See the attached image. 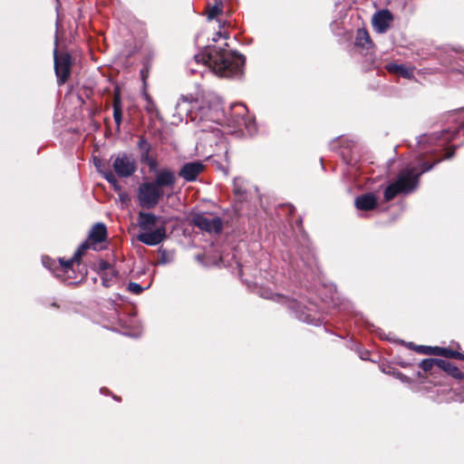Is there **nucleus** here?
Instances as JSON below:
<instances>
[{
	"label": "nucleus",
	"mask_w": 464,
	"mask_h": 464,
	"mask_svg": "<svg viewBox=\"0 0 464 464\" xmlns=\"http://www.w3.org/2000/svg\"><path fill=\"white\" fill-rule=\"evenodd\" d=\"M392 21V14L388 10H382L377 12L372 16V26L379 34H383L390 27Z\"/></svg>",
	"instance_id": "nucleus-10"
},
{
	"label": "nucleus",
	"mask_w": 464,
	"mask_h": 464,
	"mask_svg": "<svg viewBox=\"0 0 464 464\" xmlns=\"http://www.w3.org/2000/svg\"><path fill=\"white\" fill-rule=\"evenodd\" d=\"M163 196V189L158 188L152 181L143 182L138 188L139 203L144 208H155Z\"/></svg>",
	"instance_id": "nucleus-6"
},
{
	"label": "nucleus",
	"mask_w": 464,
	"mask_h": 464,
	"mask_svg": "<svg viewBox=\"0 0 464 464\" xmlns=\"http://www.w3.org/2000/svg\"><path fill=\"white\" fill-rule=\"evenodd\" d=\"M102 174L107 181H109L111 184L116 187L118 181L115 175L111 171H105Z\"/></svg>",
	"instance_id": "nucleus-28"
},
{
	"label": "nucleus",
	"mask_w": 464,
	"mask_h": 464,
	"mask_svg": "<svg viewBox=\"0 0 464 464\" xmlns=\"http://www.w3.org/2000/svg\"><path fill=\"white\" fill-rule=\"evenodd\" d=\"M138 225L142 232L137 236V239L147 246H157L166 237V221L160 217L140 211Z\"/></svg>",
	"instance_id": "nucleus-2"
},
{
	"label": "nucleus",
	"mask_w": 464,
	"mask_h": 464,
	"mask_svg": "<svg viewBox=\"0 0 464 464\" xmlns=\"http://www.w3.org/2000/svg\"><path fill=\"white\" fill-rule=\"evenodd\" d=\"M410 346L412 347L416 352L423 354H448L449 351L444 348L440 347H431V346H424V345H413L410 343Z\"/></svg>",
	"instance_id": "nucleus-15"
},
{
	"label": "nucleus",
	"mask_w": 464,
	"mask_h": 464,
	"mask_svg": "<svg viewBox=\"0 0 464 464\" xmlns=\"http://www.w3.org/2000/svg\"><path fill=\"white\" fill-rule=\"evenodd\" d=\"M141 160L143 162L147 163V165L150 168V170L154 172V174L156 173L157 170H159L157 169V167H158L157 160L154 158L150 157V154L147 156H141Z\"/></svg>",
	"instance_id": "nucleus-23"
},
{
	"label": "nucleus",
	"mask_w": 464,
	"mask_h": 464,
	"mask_svg": "<svg viewBox=\"0 0 464 464\" xmlns=\"http://www.w3.org/2000/svg\"><path fill=\"white\" fill-rule=\"evenodd\" d=\"M138 146L141 151V156L149 155L150 145L145 139H140L139 140Z\"/></svg>",
	"instance_id": "nucleus-24"
},
{
	"label": "nucleus",
	"mask_w": 464,
	"mask_h": 464,
	"mask_svg": "<svg viewBox=\"0 0 464 464\" xmlns=\"http://www.w3.org/2000/svg\"><path fill=\"white\" fill-rule=\"evenodd\" d=\"M115 173L121 178H129L136 171L135 160L126 153L118 154L112 162Z\"/></svg>",
	"instance_id": "nucleus-8"
},
{
	"label": "nucleus",
	"mask_w": 464,
	"mask_h": 464,
	"mask_svg": "<svg viewBox=\"0 0 464 464\" xmlns=\"http://www.w3.org/2000/svg\"><path fill=\"white\" fill-rule=\"evenodd\" d=\"M354 204L360 210H372L377 206V198L373 193H366L357 197Z\"/></svg>",
	"instance_id": "nucleus-13"
},
{
	"label": "nucleus",
	"mask_w": 464,
	"mask_h": 464,
	"mask_svg": "<svg viewBox=\"0 0 464 464\" xmlns=\"http://www.w3.org/2000/svg\"><path fill=\"white\" fill-rule=\"evenodd\" d=\"M244 58L231 50L221 47H208L204 52L194 56L193 63L202 66H207L210 72L218 77H235L243 72ZM191 73H196L198 70L192 67V62L189 63Z\"/></svg>",
	"instance_id": "nucleus-1"
},
{
	"label": "nucleus",
	"mask_w": 464,
	"mask_h": 464,
	"mask_svg": "<svg viewBox=\"0 0 464 464\" xmlns=\"http://www.w3.org/2000/svg\"><path fill=\"white\" fill-rule=\"evenodd\" d=\"M370 44L371 39L368 32L364 29H358L356 33V44L366 47Z\"/></svg>",
	"instance_id": "nucleus-20"
},
{
	"label": "nucleus",
	"mask_w": 464,
	"mask_h": 464,
	"mask_svg": "<svg viewBox=\"0 0 464 464\" xmlns=\"http://www.w3.org/2000/svg\"><path fill=\"white\" fill-rule=\"evenodd\" d=\"M128 290L135 295H139L143 291V288L137 283H130L128 285Z\"/></svg>",
	"instance_id": "nucleus-27"
},
{
	"label": "nucleus",
	"mask_w": 464,
	"mask_h": 464,
	"mask_svg": "<svg viewBox=\"0 0 464 464\" xmlns=\"http://www.w3.org/2000/svg\"><path fill=\"white\" fill-rule=\"evenodd\" d=\"M432 164L422 163L421 170L412 168H407L401 171L396 181L390 184L384 191L385 201H390L401 193H410L413 191L418 186V179L422 173L431 169Z\"/></svg>",
	"instance_id": "nucleus-3"
},
{
	"label": "nucleus",
	"mask_w": 464,
	"mask_h": 464,
	"mask_svg": "<svg viewBox=\"0 0 464 464\" xmlns=\"http://www.w3.org/2000/svg\"><path fill=\"white\" fill-rule=\"evenodd\" d=\"M72 59L69 53H58L54 50V71L57 77V83L62 85L67 82L71 75Z\"/></svg>",
	"instance_id": "nucleus-7"
},
{
	"label": "nucleus",
	"mask_w": 464,
	"mask_h": 464,
	"mask_svg": "<svg viewBox=\"0 0 464 464\" xmlns=\"http://www.w3.org/2000/svg\"><path fill=\"white\" fill-rule=\"evenodd\" d=\"M142 97L146 102V104L144 106L146 111L151 115H154L155 117H159L160 111L151 96L146 91H144L142 92Z\"/></svg>",
	"instance_id": "nucleus-18"
},
{
	"label": "nucleus",
	"mask_w": 464,
	"mask_h": 464,
	"mask_svg": "<svg viewBox=\"0 0 464 464\" xmlns=\"http://www.w3.org/2000/svg\"><path fill=\"white\" fill-rule=\"evenodd\" d=\"M98 162H100V160H97V161L94 162V165L98 166Z\"/></svg>",
	"instance_id": "nucleus-33"
},
{
	"label": "nucleus",
	"mask_w": 464,
	"mask_h": 464,
	"mask_svg": "<svg viewBox=\"0 0 464 464\" xmlns=\"http://www.w3.org/2000/svg\"><path fill=\"white\" fill-rule=\"evenodd\" d=\"M385 68L389 72L400 75L405 79H411L413 77V68L405 64L390 63L385 65Z\"/></svg>",
	"instance_id": "nucleus-14"
},
{
	"label": "nucleus",
	"mask_w": 464,
	"mask_h": 464,
	"mask_svg": "<svg viewBox=\"0 0 464 464\" xmlns=\"http://www.w3.org/2000/svg\"><path fill=\"white\" fill-rule=\"evenodd\" d=\"M102 285L106 287L110 286L109 281L104 278L102 279Z\"/></svg>",
	"instance_id": "nucleus-31"
},
{
	"label": "nucleus",
	"mask_w": 464,
	"mask_h": 464,
	"mask_svg": "<svg viewBox=\"0 0 464 464\" xmlns=\"http://www.w3.org/2000/svg\"><path fill=\"white\" fill-rule=\"evenodd\" d=\"M43 265L48 268L49 270H52V271H54L55 268H56V262L53 259H51L50 257L48 256H44L43 259Z\"/></svg>",
	"instance_id": "nucleus-25"
},
{
	"label": "nucleus",
	"mask_w": 464,
	"mask_h": 464,
	"mask_svg": "<svg viewBox=\"0 0 464 464\" xmlns=\"http://www.w3.org/2000/svg\"><path fill=\"white\" fill-rule=\"evenodd\" d=\"M214 2H216V0H213ZM221 2H223V0H221Z\"/></svg>",
	"instance_id": "nucleus-36"
},
{
	"label": "nucleus",
	"mask_w": 464,
	"mask_h": 464,
	"mask_svg": "<svg viewBox=\"0 0 464 464\" xmlns=\"http://www.w3.org/2000/svg\"><path fill=\"white\" fill-rule=\"evenodd\" d=\"M98 162H100V160H97V161L94 162V165L98 166Z\"/></svg>",
	"instance_id": "nucleus-34"
},
{
	"label": "nucleus",
	"mask_w": 464,
	"mask_h": 464,
	"mask_svg": "<svg viewBox=\"0 0 464 464\" xmlns=\"http://www.w3.org/2000/svg\"><path fill=\"white\" fill-rule=\"evenodd\" d=\"M98 162H100V160H97V161L94 162V165L98 166Z\"/></svg>",
	"instance_id": "nucleus-32"
},
{
	"label": "nucleus",
	"mask_w": 464,
	"mask_h": 464,
	"mask_svg": "<svg viewBox=\"0 0 464 464\" xmlns=\"http://www.w3.org/2000/svg\"><path fill=\"white\" fill-rule=\"evenodd\" d=\"M438 367L444 370L445 372H449L450 374L456 378L460 379L463 375V373L456 366L443 359L438 361Z\"/></svg>",
	"instance_id": "nucleus-17"
},
{
	"label": "nucleus",
	"mask_w": 464,
	"mask_h": 464,
	"mask_svg": "<svg viewBox=\"0 0 464 464\" xmlns=\"http://www.w3.org/2000/svg\"><path fill=\"white\" fill-rule=\"evenodd\" d=\"M122 111L120 96L117 94L113 100V119L118 128L121 123Z\"/></svg>",
	"instance_id": "nucleus-19"
},
{
	"label": "nucleus",
	"mask_w": 464,
	"mask_h": 464,
	"mask_svg": "<svg viewBox=\"0 0 464 464\" xmlns=\"http://www.w3.org/2000/svg\"><path fill=\"white\" fill-rule=\"evenodd\" d=\"M233 109L237 110L238 114H244L246 111V108L244 104H237Z\"/></svg>",
	"instance_id": "nucleus-29"
},
{
	"label": "nucleus",
	"mask_w": 464,
	"mask_h": 464,
	"mask_svg": "<svg viewBox=\"0 0 464 464\" xmlns=\"http://www.w3.org/2000/svg\"><path fill=\"white\" fill-rule=\"evenodd\" d=\"M98 162H100V160H97V161L94 162V165L98 166Z\"/></svg>",
	"instance_id": "nucleus-35"
},
{
	"label": "nucleus",
	"mask_w": 464,
	"mask_h": 464,
	"mask_svg": "<svg viewBox=\"0 0 464 464\" xmlns=\"http://www.w3.org/2000/svg\"><path fill=\"white\" fill-rule=\"evenodd\" d=\"M440 360V359H425L421 361V362L420 363V367L423 371L429 372L433 368L434 365L438 367V361Z\"/></svg>",
	"instance_id": "nucleus-22"
},
{
	"label": "nucleus",
	"mask_w": 464,
	"mask_h": 464,
	"mask_svg": "<svg viewBox=\"0 0 464 464\" xmlns=\"http://www.w3.org/2000/svg\"><path fill=\"white\" fill-rule=\"evenodd\" d=\"M243 179L241 178H236L234 179V191L236 194H243L245 189L242 188Z\"/></svg>",
	"instance_id": "nucleus-26"
},
{
	"label": "nucleus",
	"mask_w": 464,
	"mask_h": 464,
	"mask_svg": "<svg viewBox=\"0 0 464 464\" xmlns=\"http://www.w3.org/2000/svg\"><path fill=\"white\" fill-rule=\"evenodd\" d=\"M461 130H464V123L461 124V126L459 128L457 132L459 133ZM455 133H456L455 130L453 132H450V130H448L442 131L441 135L440 136V139L441 140L440 145H444L445 142H449L450 140H451L454 138Z\"/></svg>",
	"instance_id": "nucleus-21"
},
{
	"label": "nucleus",
	"mask_w": 464,
	"mask_h": 464,
	"mask_svg": "<svg viewBox=\"0 0 464 464\" xmlns=\"http://www.w3.org/2000/svg\"><path fill=\"white\" fill-rule=\"evenodd\" d=\"M223 12V2L221 0H216L213 5L208 4L207 6L208 20L215 19L218 14Z\"/></svg>",
	"instance_id": "nucleus-16"
},
{
	"label": "nucleus",
	"mask_w": 464,
	"mask_h": 464,
	"mask_svg": "<svg viewBox=\"0 0 464 464\" xmlns=\"http://www.w3.org/2000/svg\"><path fill=\"white\" fill-rule=\"evenodd\" d=\"M107 238V228L106 226L102 223L95 224L92 230L90 231L88 241L82 243L76 252L74 256L69 259L64 261L63 259H59V267L63 270V273H68L72 268V266L74 262L79 263L82 256L85 253V251L90 247V243L94 245L96 243L103 242Z\"/></svg>",
	"instance_id": "nucleus-5"
},
{
	"label": "nucleus",
	"mask_w": 464,
	"mask_h": 464,
	"mask_svg": "<svg viewBox=\"0 0 464 464\" xmlns=\"http://www.w3.org/2000/svg\"><path fill=\"white\" fill-rule=\"evenodd\" d=\"M204 165L200 161L185 163L179 170V175L186 181H194L203 171Z\"/></svg>",
	"instance_id": "nucleus-11"
},
{
	"label": "nucleus",
	"mask_w": 464,
	"mask_h": 464,
	"mask_svg": "<svg viewBox=\"0 0 464 464\" xmlns=\"http://www.w3.org/2000/svg\"><path fill=\"white\" fill-rule=\"evenodd\" d=\"M152 182L162 189L164 187L173 188L176 183V176L171 169H162L156 171L155 179Z\"/></svg>",
	"instance_id": "nucleus-12"
},
{
	"label": "nucleus",
	"mask_w": 464,
	"mask_h": 464,
	"mask_svg": "<svg viewBox=\"0 0 464 464\" xmlns=\"http://www.w3.org/2000/svg\"><path fill=\"white\" fill-rule=\"evenodd\" d=\"M192 221L196 227L208 233H219L222 230V220L218 217L197 214L193 217Z\"/></svg>",
	"instance_id": "nucleus-9"
},
{
	"label": "nucleus",
	"mask_w": 464,
	"mask_h": 464,
	"mask_svg": "<svg viewBox=\"0 0 464 464\" xmlns=\"http://www.w3.org/2000/svg\"><path fill=\"white\" fill-rule=\"evenodd\" d=\"M226 37L221 32L217 33V37L213 38V41H217L218 38Z\"/></svg>",
	"instance_id": "nucleus-30"
},
{
	"label": "nucleus",
	"mask_w": 464,
	"mask_h": 464,
	"mask_svg": "<svg viewBox=\"0 0 464 464\" xmlns=\"http://www.w3.org/2000/svg\"><path fill=\"white\" fill-rule=\"evenodd\" d=\"M194 110L198 111L199 120L213 119L210 106H201L198 97L193 98L192 95H182L176 103L175 112L172 115V122L179 123L188 116H189L192 121H195L198 115H192Z\"/></svg>",
	"instance_id": "nucleus-4"
}]
</instances>
